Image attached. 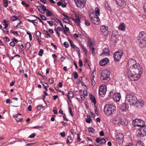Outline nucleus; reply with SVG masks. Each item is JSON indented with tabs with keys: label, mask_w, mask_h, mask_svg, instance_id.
<instances>
[{
	"label": "nucleus",
	"mask_w": 146,
	"mask_h": 146,
	"mask_svg": "<svg viewBox=\"0 0 146 146\" xmlns=\"http://www.w3.org/2000/svg\"><path fill=\"white\" fill-rule=\"evenodd\" d=\"M139 68L135 67L133 71L132 68L127 70V73L128 78L132 81H135L138 80L142 74V69L141 66L139 64Z\"/></svg>",
	"instance_id": "1"
},
{
	"label": "nucleus",
	"mask_w": 146,
	"mask_h": 146,
	"mask_svg": "<svg viewBox=\"0 0 146 146\" xmlns=\"http://www.w3.org/2000/svg\"><path fill=\"white\" fill-rule=\"evenodd\" d=\"M139 46L141 48L146 47V33L142 31L140 33L137 38Z\"/></svg>",
	"instance_id": "2"
},
{
	"label": "nucleus",
	"mask_w": 146,
	"mask_h": 146,
	"mask_svg": "<svg viewBox=\"0 0 146 146\" xmlns=\"http://www.w3.org/2000/svg\"><path fill=\"white\" fill-rule=\"evenodd\" d=\"M116 108L113 105L111 104L106 105L104 108L105 113L108 115H110L115 113Z\"/></svg>",
	"instance_id": "3"
},
{
	"label": "nucleus",
	"mask_w": 146,
	"mask_h": 146,
	"mask_svg": "<svg viewBox=\"0 0 146 146\" xmlns=\"http://www.w3.org/2000/svg\"><path fill=\"white\" fill-rule=\"evenodd\" d=\"M89 12L91 21L94 24L98 25L99 23V18L98 16L95 15V13L93 10H90Z\"/></svg>",
	"instance_id": "4"
},
{
	"label": "nucleus",
	"mask_w": 146,
	"mask_h": 146,
	"mask_svg": "<svg viewBox=\"0 0 146 146\" xmlns=\"http://www.w3.org/2000/svg\"><path fill=\"white\" fill-rule=\"evenodd\" d=\"M110 72L107 70H103L101 73V80L104 83L108 82L110 80Z\"/></svg>",
	"instance_id": "5"
},
{
	"label": "nucleus",
	"mask_w": 146,
	"mask_h": 146,
	"mask_svg": "<svg viewBox=\"0 0 146 146\" xmlns=\"http://www.w3.org/2000/svg\"><path fill=\"white\" fill-rule=\"evenodd\" d=\"M126 99V100L129 102L130 105H134L137 101L136 97L132 94L127 95Z\"/></svg>",
	"instance_id": "6"
},
{
	"label": "nucleus",
	"mask_w": 146,
	"mask_h": 146,
	"mask_svg": "<svg viewBox=\"0 0 146 146\" xmlns=\"http://www.w3.org/2000/svg\"><path fill=\"white\" fill-rule=\"evenodd\" d=\"M128 65L130 68V69L132 68V71L134 70L135 67H137L138 68H139V64L138 63L136 62V61L133 59L129 60L127 62V63Z\"/></svg>",
	"instance_id": "7"
},
{
	"label": "nucleus",
	"mask_w": 146,
	"mask_h": 146,
	"mask_svg": "<svg viewBox=\"0 0 146 146\" xmlns=\"http://www.w3.org/2000/svg\"><path fill=\"white\" fill-rule=\"evenodd\" d=\"M123 52L121 50H119L118 51L115 52L113 54V56L115 61H118L121 58Z\"/></svg>",
	"instance_id": "8"
},
{
	"label": "nucleus",
	"mask_w": 146,
	"mask_h": 146,
	"mask_svg": "<svg viewBox=\"0 0 146 146\" xmlns=\"http://www.w3.org/2000/svg\"><path fill=\"white\" fill-rule=\"evenodd\" d=\"M132 124L135 126L142 127L145 125L144 121L141 119H136L133 121Z\"/></svg>",
	"instance_id": "9"
},
{
	"label": "nucleus",
	"mask_w": 146,
	"mask_h": 146,
	"mask_svg": "<svg viewBox=\"0 0 146 146\" xmlns=\"http://www.w3.org/2000/svg\"><path fill=\"white\" fill-rule=\"evenodd\" d=\"M86 1V0H74L77 6L80 9L84 7Z\"/></svg>",
	"instance_id": "10"
},
{
	"label": "nucleus",
	"mask_w": 146,
	"mask_h": 146,
	"mask_svg": "<svg viewBox=\"0 0 146 146\" xmlns=\"http://www.w3.org/2000/svg\"><path fill=\"white\" fill-rule=\"evenodd\" d=\"M106 86L104 84H103L100 86L99 90V94L101 96L106 93Z\"/></svg>",
	"instance_id": "11"
},
{
	"label": "nucleus",
	"mask_w": 146,
	"mask_h": 146,
	"mask_svg": "<svg viewBox=\"0 0 146 146\" xmlns=\"http://www.w3.org/2000/svg\"><path fill=\"white\" fill-rule=\"evenodd\" d=\"M75 15L76 19H72V20L77 25L79 26L80 25V19L79 17L81 16V15L80 14L76 13Z\"/></svg>",
	"instance_id": "12"
},
{
	"label": "nucleus",
	"mask_w": 146,
	"mask_h": 146,
	"mask_svg": "<svg viewBox=\"0 0 146 146\" xmlns=\"http://www.w3.org/2000/svg\"><path fill=\"white\" fill-rule=\"evenodd\" d=\"M117 4L121 8H124L125 7L126 3L124 0H115Z\"/></svg>",
	"instance_id": "13"
},
{
	"label": "nucleus",
	"mask_w": 146,
	"mask_h": 146,
	"mask_svg": "<svg viewBox=\"0 0 146 146\" xmlns=\"http://www.w3.org/2000/svg\"><path fill=\"white\" fill-rule=\"evenodd\" d=\"M121 119L119 116H117L114 118L113 122V124L116 125H119V123H121Z\"/></svg>",
	"instance_id": "14"
},
{
	"label": "nucleus",
	"mask_w": 146,
	"mask_h": 146,
	"mask_svg": "<svg viewBox=\"0 0 146 146\" xmlns=\"http://www.w3.org/2000/svg\"><path fill=\"white\" fill-rule=\"evenodd\" d=\"M110 55V50L108 48H105L103 50L102 52L100 54V55L103 56H109Z\"/></svg>",
	"instance_id": "15"
},
{
	"label": "nucleus",
	"mask_w": 146,
	"mask_h": 146,
	"mask_svg": "<svg viewBox=\"0 0 146 146\" xmlns=\"http://www.w3.org/2000/svg\"><path fill=\"white\" fill-rule=\"evenodd\" d=\"M129 108V106L128 104L123 103L121 105L120 109L122 111H126L128 110Z\"/></svg>",
	"instance_id": "16"
},
{
	"label": "nucleus",
	"mask_w": 146,
	"mask_h": 146,
	"mask_svg": "<svg viewBox=\"0 0 146 146\" xmlns=\"http://www.w3.org/2000/svg\"><path fill=\"white\" fill-rule=\"evenodd\" d=\"M109 59L108 58H105L101 60L99 62V64L101 66H104L106 65L109 62Z\"/></svg>",
	"instance_id": "17"
},
{
	"label": "nucleus",
	"mask_w": 146,
	"mask_h": 146,
	"mask_svg": "<svg viewBox=\"0 0 146 146\" xmlns=\"http://www.w3.org/2000/svg\"><path fill=\"white\" fill-rule=\"evenodd\" d=\"M113 98L114 101H119L121 98V95L119 93H116L113 96Z\"/></svg>",
	"instance_id": "18"
},
{
	"label": "nucleus",
	"mask_w": 146,
	"mask_h": 146,
	"mask_svg": "<svg viewBox=\"0 0 146 146\" xmlns=\"http://www.w3.org/2000/svg\"><path fill=\"white\" fill-rule=\"evenodd\" d=\"M135 105H136V106L137 108H141L143 105V102L141 101H138L137 100L136 103Z\"/></svg>",
	"instance_id": "19"
},
{
	"label": "nucleus",
	"mask_w": 146,
	"mask_h": 146,
	"mask_svg": "<svg viewBox=\"0 0 146 146\" xmlns=\"http://www.w3.org/2000/svg\"><path fill=\"white\" fill-rule=\"evenodd\" d=\"M89 96L90 100L92 102L94 103L95 108H96V106L95 105L96 103V101L95 97L92 94H90Z\"/></svg>",
	"instance_id": "20"
},
{
	"label": "nucleus",
	"mask_w": 146,
	"mask_h": 146,
	"mask_svg": "<svg viewBox=\"0 0 146 146\" xmlns=\"http://www.w3.org/2000/svg\"><path fill=\"white\" fill-rule=\"evenodd\" d=\"M62 29L60 27H58L54 29V31L56 32L57 35L58 37L60 36V33L59 31H62Z\"/></svg>",
	"instance_id": "21"
},
{
	"label": "nucleus",
	"mask_w": 146,
	"mask_h": 146,
	"mask_svg": "<svg viewBox=\"0 0 146 146\" xmlns=\"http://www.w3.org/2000/svg\"><path fill=\"white\" fill-rule=\"evenodd\" d=\"M108 27L102 25L100 27V30L102 32L104 33L108 31Z\"/></svg>",
	"instance_id": "22"
},
{
	"label": "nucleus",
	"mask_w": 146,
	"mask_h": 146,
	"mask_svg": "<svg viewBox=\"0 0 146 146\" xmlns=\"http://www.w3.org/2000/svg\"><path fill=\"white\" fill-rule=\"evenodd\" d=\"M123 137V135L121 133L118 134L116 137V140H121Z\"/></svg>",
	"instance_id": "23"
},
{
	"label": "nucleus",
	"mask_w": 146,
	"mask_h": 146,
	"mask_svg": "<svg viewBox=\"0 0 146 146\" xmlns=\"http://www.w3.org/2000/svg\"><path fill=\"white\" fill-rule=\"evenodd\" d=\"M136 134L137 136H140V137H143L144 136L143 134L141 132V128L136 131Z\"/></svg>",
	"instance_id": "24"
},
{
	"label": "nucleus",
	"mask_w": 146,
	"mask_h": 146,
	"mask_svg": "<svg viewBox=\"0 0 146 146\" xmlns=\"http://www.w3.org/2000/svg\"><path fill=\"white\" fill-rule=\"evenodd\" d=\"M141 132H142L144 136H146V126H143L140 128Z\"/></svg>",
	"instance_id": "25"
},
{
	"label": "nucleus",
	"mask_w": 146,
	"mask_h": 146,
	"mask_svg": "<svg viewBox=\"0 0 146 146\" xmlns=\"http://www.w3.org/2000/svg\"><path fill=\"white\" fill-rule=\"evenodd\" d=\"M125 25L124 23H122L120 24L119 26V29L124 31L125 30Z\"/></svg>",
	"instance_id": "26"
},
{
	"label": "nucleus",
	"mask_w": 146,
	"mask_h": 146,
	"mask_svg": "<svg viewBox=\"0 0 146 146\" xmlns=\"http://www.w3.org/2000/svg\"><path fill=\"white\" fill-rule=\"evenodd\" d=\"M68 99L70 100V98H72L73 97V92L71 91H69L68 93V94L67 95Z\"/></svg>",
	"instance_id": "27"
},
{
	"label": "nucleus",
	"mask_w": 146,
	"mask_h": 146,
	"mask_svg": "<svg viewBox=\"0 0 146 146\" xmlns=\"http://www.w3.org/2000/svg\"><path fill=\"white\" fill-rule=\"evenodd\" d=\"M95 15L98 16L100 15V9L98 7H96L95 8Z\"/></svg>",
	"instance_id": "28"
},
{
	"label": "nucleus",
	"mask_w": 146,
	"mask_h": 146,
	"mask_svg": "<svg viewBox=\"0 0 146 146\" xmlns=\"http://www.w3.org/2000/svg\"><path fill=\"white\" fill-rule=\"evenodd\" d=\"M40 8L42 9L43 11H42V12L40 11L42 13H44V11H46L47 9H46V7L43 5L42 4L40 5Z\"/></svg>",
	"instance_id": "29"
},
{
	"label": "nucleus",
	"mask_w": 146,
	"mask_h": 146,
	"mask_svg": "<svg viewBox=\"0 0 146 146\" xmlns=\"http://www.w3.org/2000/svg\"><path fill=\"white\" fill-rule=\"evenodd\" d=\"M46 11V15L47 17L51 16L53 15V13L48 9H47Z\"/></svg>",
	"instance_id": "30"
},
{
	"label": "nucleus",
	"mask_w": 146,
	"mask_h": 146,
	"mask_svg": "<svg viewBox=\"0 0 146 146\" xmlns=\"http://www.w3.org/2000/svg\"><path fill=\"white\" fill-rule=\"evenodd\" d=\"M44 34H45V37H46L47 38H48L50 37V35L49 34L48 32L47 31H46L45 30H44Z\"/></svg>",
	"instance_id": "31"
},
{
	"label": "nucleus",
	"mask_w": 146,
	"mask_h": 146,
	"mask_svg": "<svg viewBox=\"0 0 146 146\" xmlns=\"http://www.w3.org/2000/svg\"><path fill=\"white\" fill-rule=\"evenodd\" d=\"M91 119L90 118V116L89 115H87V118L86 119V122L88 123H90Z\"/></svg>",
	"instance_id": "32"
},
{
	"label": "nucleus",
	"mask_w": 146,
	"mask_h": 146,
	"mask_svg": "<svg viewBox=\"0 0 146 146\" xmlns=\"http://www.w3.org/2000/svg\"><path fill=\"white\" fill-rule=\"evenodd\" d=\"M136 146H143V143L141 141H139L137 142Z\"/></svg>",
	"instance_id": "33"
},
{
	"label": "nucleus",
	"mask_w": 146,
	"mask_h": 146,
	"mask_svg": "<svg viewBox=\"0 0 146 146\" xmlns=\"http://www.w3.org/2000/svg\"><path fill=\"white\" fill-rule=\"evenodd\" d=\"M88 129L89 131V133H94L95 131L94 129L92 127H89Z\"/></svg>",
	"instance_id": "34"
},
{
	"label": "nucleus",
	"mask_w": 146,
	"mask_h": 146,
	"mask_svg": "<svg viewBox=\"0 0 146 146\" xmlns=\"http://www.w3.org/2000/svg\"><path fill=\"white\" fill-rule=\"evenodd\" d=\"M121 124L123 125H126L128 124V122L127 120L122 121L121 122Z\"/></svg>",
	"instance_id": "35"
},
{
	"label": "nucleus",
	"mask_w": 146,
	"mask_h": 146,
	"mask_svg": "<svg viewBox=\"0 0 146 146\" xmlns=\"http://www.w3.org/2000/svg\"><path fill=\"white\" fill-rule=\"evenodd\" d=\"M85 21V24L87 26H89L90 25V22L89 21L87 20L86 19H85L84 20Z\"/></svg>",
	"instance_id": "36"
},
{
	"label": "nucleus",
	"mask_w": 146,
	"mask_h": 146,
	"mask_svg": "<svg viewBox=\"0 0 146 146\" xmlns=\"http://www.w3.org/2000/svg\"><path fill=\"white\" fill-rule=\"evenodd\" d=\"M10 32L11 33H13V34L14 35H16L17 36H18V35H19V34L18 33L17 31H14V30H11L10 31Z\"/></svg>",
	"instance_id": "37"
},
{
	"label": "nucleus",
	"mask_w": 146,
	"mask_h": 146,
	"mask_svg": "<svg viewBox=\"0 0 146 146\" xmlns=\"http://www.w3.org/2000/svg\"><path fill=\"white\" fill-rule=\"evenodd\" d=\"M106 9L108 10L110 12L112 11L111 8L109 5H108V4L107 5H106Z\"/></svg>",
	"instance_id": "38"
},
{
	"label": "nucleus",
	"mask_w": 146,
	"mask_h": 146,
	"mask_svg": "<svg viewBox=\"0 0 146 146\" xmlns=\"http://www.w3.org/2000/svg\"><path fill=\"white\" fill-rule=\"evenodd\" d=\"M92 50V54L93 56H94L95 55V49L94 47H92L90 48Z\"/></svg>",
	"instance_id": "39"
},
{
	"label": "nucleus",
	"mask_w": 146,
	"mask_h": 146,
	"mask_svg": "<svg viewBox=\"0 0 146 146\" xmlns=\"http://www.w3.org/2000/svg\"><path fill=\"white\" fill-rule=\"evenodd\" d=\"M4 3L5 4L4 7H6L8 6L7 0H3Z\"/></svg>",
	"instance_id": "40"
},
{
	"label": "nucleus",
	"mask_w": 146,
	"mask_h": 146,
	"mask_svg": "<svg viewBox=\"0 0 146 146\" xmlns=\"http://www.w3.org/2000/svg\"><path fill=\"white\" fill-rule=\"evenodd\" d=\"M17 18V17L15 16H13L11 17V20L12 21H15L16 20Z\"/></svg>",
	"instance_id": "41"
},
{
	"label": "nucleus",
	"mask_w": 146,
	"mask_h": 146,
	"mask_svg": "<svg viewBox=\"0 0 146 146\" xmlns=\"http://www.w3.org/2000/svg\"><path fill=\"white\" fill-rule=\"evenodd\" d=\"M43 50L42 49H40L38 52V55L40 56H42L43 52Z\"/></svg>",
	"instance_id": "42"
},
{
	"label": "nucleus",
	"mask_w": 146,
	"mask_h": 146,
	"mask_svg": "<svg viewBox=\"0 0 146 146\" xmlns=\"http://www.w3.org/2000/svg\"><path fill=\"white\" fill-rule=\"evenodd\" d=\"M64 46L66 48H68L69 46V44H68V43L67 42H65L64 43Z\"/></svg>",
	"instance_id": "43"
},
{
	"label": "nucleus",
	"mask_w": 146,
	"mask_h": 146,
	"mask_svg": "<svg viewBox=\"0 0 146 146\" xmlns=\"http://www.w3.org/2000/svg\"><path fill=\"white\" fill-rule=\"evenodd\" d=\"M40 16L41 18L44 20L46 21V17L40 14Z\"/></svg>",
	"instance_id": "44"
},
{
	"label": "nucleus",
	"mask_w": 146,
	"mask_h": 146,
	"mask_svg": "<svg viewBox=\"0 0 146 146\" xmlns=\"http://www.w3.org/2000/svg\"><path fill=\"white\" fill-rule=\"evenodd\" d=\"M73 75L74 79H77L78 77V73L76 72H75L73 73Z\"/></svg>",
	"instance_id": "45"
},
{
	"label": "nucleus",
	"mask_w": 146,
	"mask_h": 146,
	"mask_svg": "<svg viewBox=\"0 0 146 146\" xmlns=\"http://www.w3.org/2000/svg\"><path fill=\"white\" fill-rule=\"evenodd\" d=\"M70 46L73 48H74L76 46L72 42L71 40H70Z\"/></svg>",
	"instance_id": "46"
},
{
	"label": "nucleus",
	"mask_w": 146,
	"mask_h": 146,
	"mask_svg": "<svg viewBox=\"0 0 146 146\" xmlns=\"http://www.w3.org/2000/svg\"><path fill=\"white\" fill-rule=\"evenodd\" d=\"M63 20L65 23H69L70 22L69 20L67 18H64L63 19Z\"/></svg>",
	"instance_id": "47"
},
{
	"label": "nucleus",
	"mask_w": 146,
	"mask_h": 146,
	"mask_svg": "<svg viewBox=\"0 0 146 146\" xmlns=\"http://www.w3.org/2000/svg\"><path fill=\"white\" fill-rule=\"evenodd\" d=\"M68 109L69 110V112L70 113V115L72 116H73V113L72 112V111L71 109V108L70 107H69Z\"/></svg>",
	"instance_id": "48"
},
{
	"label": "nucleus",
	"mask_w": 146,
	"mask_h": 146,
	"mask_svg": "<svg viewBox=\"0 0 146 146\" xmlns=\"http://www.w3.org/2000/svg\"><path fill=\"white\" fill-rule=\"evenodd\" d=\"M63 29V30L64 29L65 31H68L69 30V28L67 27L66 25H65V27H63V28H62Z\"/></svg>",
	"instance_id": "49"
},
{
	"label": "nucleus",
	"mask_w": 146,
	"mask_h": 146,
	"mask_svg": "<svg viewBox=\"0 0 146 146\" xmlns=\"http://www.w3.org/2000/svg\"><path fill=\"white\" fill-rule=\"evenodd\" d=\"M27 35H29V38H30V40H32V35L31 34V33H30L27 32Z\"/></svg>",
	"instance_id": "50"
},
{
	"label": "nucleus",
	"mask_w": 146,
	"mask_h": 146,
	"mask_svg": "<svg viewBox=\"0 0 146 146\" xmlns=\"http://www.w3.org/2000/svg\"><path fill=\"white\" fill-rule=\"evenodd\" d=\"M36 34L37 36L39 37L40 36L41 34L40 31H37L36 32Z\"/></svg>",
	"instance_id": "51"
},
{
	"label": "nucleus",
	"mask_w": 146,
	"mask_h": 146,
	"mask_svg": "<svg viewBox=\"0 0 146 146\" xmlns=\"http://www.w3.org/2000/svg\"><path fill=\"white\" fill-rule=\"evenodd\" d=\"M10 45L12 47H14L15 45V43L14 41H12L10 43Z\"/></svg>",
	"instance_id": "52"
},
{
	"label": "nucleus",
	"mask_w": 146,
	"mask_h": 146,
	"mask_svg": "<svg viewBox=\"0 0 146 146\" xmlns=\"http://www.w3.org/2000/svg\"><path fill=\"white\" fill-rule=\"evenodd\" d=\"M36 136V134L35 133H33L29 137L30 138H33Z\"/></svg>",
	"instance_id": "53"
},
{
	"label": "nucleus",
	"mask_w": 146,
	"mask_h": 146,
	"mask_svg": "<svg viewBox=\"0 0 146 146\" xmlns=\"http://www.w3.org/2000/svg\"><path fill=\"white\" fill-rule=\"evenodd\" d=\"M93 44L91 42H90V43H89V44H88V46H89V48L90 49V48H91L92 47H93Z\"/></svg>",
	"instance_id": "54"
},
{
	"label": "nucleus",
	"mask_w": 146,
	"mask_h": 146,
	"mask_svg": "<svg viewBox=\"0 0 146 146\" xmlns=\"http://www.w3.org/2000/svg\"><path fill=\"white\" fill-rule=\"evenodd\" d=\"M77 137L78 138V139L77 140V142H78L80 141V136L79 134H77Z\"/></svg>",
	"instance_id": "55"
},
{
	"label": "nucleus",
	"mask_w": 146,
	"mask_h": 146,
	"mask_svg": "<svg viewBox=\"0 0 146 146\" xmlns=\"http://www.w3.org/2000/svg\"><path fill=\"white\" fill-rule=\"evenodd\" d=\"M49 81L50 83V84H52L54 82V80L52 78H49Z\"/></svg>",
	"instance_id": "56"
},
{
	"label": "nucleus",
	"mask_w": 146,
	"mask_h": 146,
	"mask_svg": "<svg viewBox=\"0 0 146 146\" xmlns=\"http://www.w3.org/2000/svg\"><path fill=\"white\" fill-rule=\"evenodd\" d=\"M83 94L85 96H88L87 92L86 90H84V91Z\"/></svg>",
	"instance_id": "57"
},
{
	"label": "nucleus",
	"mask_w": 146,
	"mask_h": 146,
	"mask_svg": "<svg viewBox=\"0 0 146 146\" xmlns=\"http://www.w3.org/2000/svg\"><path fill=\"white\" fill-rule=\"evenodd\" d=\"M100 142L102 143H106L105 140L103 138H102L101 139Z\"/></svg>",
	"instance_id": "58"
},
{
	"label": "nucleus",
	"mask_w": 146,
	"mask_h": 146,
	"mask_svg": "<svg viewBox=\"0 0 146 146\" xmlns=\"http://www.w3.org/2000/svg\"><path fill=\"white\" fill-rule=\"evenodd\" d=\"M82 61L81 60H79V66L80 67H81L82 66Z\"/></svg>",
	"instance_id": "59"
},
{
	"label": "nucleus",
	"mask_w": 146,
	"mask_h": 146,
	"mask_svg": "<svg viewBox=\"0 0 146 146\" xmlns=\"http://www.w3.org/2000/svg\"><path fill=\"white\" fill-rule=\"evenodd\" d=\"M61 136L62 137H65V132H63L60 133Z\"/></svg>",
	"instance_id": "60"
},
{
	"label": "nucleus",
	"mask_w": 146,
	"mask_h": 146,
	"mask_svg": "<svg viewBox=\"0 0 146 146\" xmlns=\"http://www.w3.org/2000/svg\"><path fill=\"white\" fill-rule=\"evenodd\" d=\"M3 31L4 33H5L6 34H8L9 33V31L7 29L6 30L5 29H4L3 30Z\"/></svg>",
	"instance_id": "61"
},
{
	"label": "nucleus",
	"mask_w": 146,
	"mask_h": 146,
	"mask_svg": "<svg viewBox=\"0 0 146 146\" xmlns=\"http://www.w3.org/2000/svg\"><path fill=\"white\" fill-rule=\"evenodd\" d=\"M43 85L44 86V88L48 87V85L46 82L43 83Z\"/></svg>",
	"instance_id": "62"
},
{
	"label": "nucleus",
	"mask_w": 146,
	"mask_h": 146,
	"mask_svg": "<svg viewBox=\"0 0 146 146\" xmlns=\"http://www.w3.org/2000/svg\"><path fill=\"white\" fill-rule=\"evenodd\" d=\"M16 121L18 122L20 121L21 122L22 120V118H17L15 119Z\"/></svg>",
	"instance_id": "63"
},
{
	"label": "nucleus",
	"mask_w": 146,
	"mask_h": 146,
	"mask_svg": "<svg viewBox=\"0 0 146 146\" xmlns=\"http://www.w3.org/2000/svg\"><path fill=\"white\" fill-rule=\"evenodd\" d=\"M43 108L42 106V105H39L37 107V108L39 110H40L42 108Z\"/></svg>",
	"instance_id": "64"
}]
</instances>
